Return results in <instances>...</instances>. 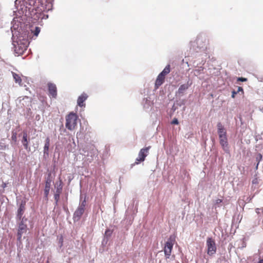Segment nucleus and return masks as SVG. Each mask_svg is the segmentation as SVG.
I'll return each mask as SVG.
<instances>
[{
	"mask_svg": "<svg viewBox=\"0 0 263 263\" xmlns=\"http://www.w3.org/2000/svg\"><path fill=\"white\" fill-rule=\"evenodd\" d=\"M217 128H218V134L219 136V138L220 140V143L222 146L223 150L226 152L228 151V139L227 136V132L226 129L222 124L219 122L217 124Z\"/></svg>",
	"mask_w": 263,
	"mask_h": 263,
	"instance_id": "f257e3e1",
	"label": "nucleus"
},
{
	"mask_svg": "<svg viewBox=\"0 0 263 263\" xmlns=\"http://www.w3.org/2000/svg\"><path fill=\"white\" fill-rule=\"evenodd\" d=\"M65 126L69 130H74L77 125L78 115L72 112L66 116Z\"/></svg>",
	"mask_w": 263,
	"mask_h": 263,
	"instance_id": "f03ea898",
	"label": "nucleus"
},
{
	"mask_svg": "<svg viewBox=\"0 0 263 263\" xmlns=\"http://www.w3.org/2000/svg\"><path fill=\"white\" fill-rule=\"evenodd\" d=\"M175 241L176 237L174 235H171L165 242L164 247V252L166 259H168L170 257Z\"/></svg>",
	"mask_w": 263,
	"mask_h": 263,
	"instance_id": "7ed1b4c3",
	"label": "nucleus"
},
{
	"mask_svg": "<svg viewBox=\"0 0 263 263\" xmlns=\"http://www.w3.org/2000/svg\"><path fill=\"white\" fill-rule=\"evenodd\" d=\"M171 71L170 65L165 66L162 71L158 76L155 84V89H158L164 82L165 76Z\"/></svg>",
	"mask_w": 263,
	"mask_h": 263,
	"instance_id": "20e7f679",
	"label": "nucleus"
},
{
	"mask_svg": "<svg viewBox=\"0 0 263 263\" xmlns=\"http://www.w3.org/2000/svg\"><path fill=\"white\" fill-rule=\"evenodd\" d=\"M207 254L212 256L216 252V247L215 240L211 237H208L206 240Z\"/></svg>",
	"mask_w": 263,
	"mask_h": 263,
	"instance_id": "39448f33",
	"label": "nucleus"
},
{
	"mask_svg": "<svg viewBox=\"0 0 263 263\" xmlns=\"http://www.w3.org/2000/svg\"><path fill=\"white\" fill-rule=\"evenodd\" d=\"M151 148V146H148L141 149L139 152L138 157L136 158L135 164H138L139 162L144 161L146 157L148 155L149 150Z\"/></svg>",
	"mask_w": 263,
	"mask_h": 263,
	"instance_id": "423d86ee",
	"label": "nucleus"
},
{
	"mask_svg": "<svg viewBox=\"0 0 263 263\" xmlns=\"http://www.w3.org/2000/svg\"><path fill=\"white\" fill-rule=\"evenodd\" d=\"M85 201H84L80 205V206L76 210L73 214V220L74 221H78L81 218L82 215L83 214L85 211Z\"/></svg>",
	"mask_w": 263,
	"mask_h": 263,
	"instance_id": "0eeeda50",
	"label": "nucleus"
},
{
	"mask_svg": "<svg viewBox=\"0 0 263 263\" xmlns=\"http://www.w3.org/2000/svg\"><path fill=\"white\" fill-rule=\"evenodd\" d=\"M27 228V225L24 224L23 221H22L19 224L17 231V236L18 241H21L22 235L26 232Z\"/></svg>",
	"mask_w": 263,
	"mask_h": 263,
	"instance_id": "6e6552de",
	"label": "nucleus"
},
{
	"mask_svg": "<svg viewBox=\"0 0 263 263\" xmlns=\"http://www.w3.org/2000/svg\"><path fill=\"white\" fill-rule=\"evenodd\" d=\"M52 179L51 177V174H49L48 177L46 178V182H45V186L44 189V194L45 197H47L50 189V186H51V183L52 182Z\"/></svg>",
	"mask_w": 263,
	"mask_h": 263,
	"instance_id": "1a4fd4ad",
	"label": "nucleus"
},
{
	"mask_svg": "<svg viewBox=\"0 0 263 263\" xmlns=\"http://www.w3.org/2000/svg\"><path fill=\"white\" fill-rule=\"evenodd\" d=\"M48 91L50 95L53 98H56L57 96V89L56 85L53 83H49L48 84Z\"/></svg>",
	"mask_w": 263,
	"mask_h": 263,
	"instance_id": "9d476101",
	"label": "nucleus"
},
{
	"mask_svg": "<svg viewBox=\"0 0 263 263\" xmlns=\"http://www.w3.org/2000/svg\"><path fill=\"white\" fill-rule=\"evenodd\" d=\"M88 96L85 93H83L81 96H80L77 100V104L80 107H84L85 106V103L84 102L87 99Z\"/></svg>",
	"mask_w": 263,
	"mask_h": 263,
	"instance_id": "9b49d317",
	"label": "nucleus"
},
{
	"mask_svg": "<svg viewBox=\"0 0 263 263\" xmlns=\"http://www.w3.org/2000/svg\"><path fill=\"white\" fill-rule=\"evenodd\" d=\"M192 85V83L188 81L186 84H183L180 85L177 93L179 95H182L184 91L187 90L189 87Z\"/></svg>",
	"mask_w": 263,
	"mask_h": 263,
	"instance_id": "f8f14e48",
	"label": "nucleus"
},
{
	"mask_svg": "<svg viewBox=\"0 0 263 263\" xmlns=\"http://www.w3.org/2000/svg\"><path fill=\"white\" fill-rule=\"evenodd\" d=\"M27 132L23 133V137L22 142L25 147V149H28V141L27 140Z\"/></svg>",
	"mask_w": 263,
	"mask_h": 263,
	"instance_id": "ddd939ff",
	"label": "nucleus"
},
{
	"mask_svg": "<svg viewBox=\"0 0 263 263\" xmlns=\"http://www.w3.org/2000/svg\"><path fill=\"white\" fill-rule=\"evenodd\" d=\"M25 206L22 204L20 206L17 211V217L18 219H21L24 212Z\"/></svg>",
	"mask_w": 263,
	"mask_h": 263,
	"instance_id": "4468645a",
	"label": "nucleus"
},
{
	"mask_svg": "<svg viewBox=\"0 0 263 263\" xmlns=\"http://www.w3.org/2000/svg\"><path fill=\"white\" fill-rule=\"evenodd\" d=\"M50 146V139L49 138H47L45 140V144L44 147V153L48 154L49 147Z\"/></svg>",
	"mask_w": 263,
	"mask_h": 263,
	"instance_id": "2eb2a0df",
	"label": "nucleus"
},
{
	"mask_svg": "<svg viewBox=\"0 0 263 263\" xmlns=\"http://www.w3.org/2000/svg\"><path fill=\"white\" fill-rule=\"evenodd\" d=\"M13 77L14 79L15 80V81L16 83H18L20 85L21 84L22 79L18 74H17L14 72H13Z\"/></svg>",
	"mask_w": 263,
	"mask_h": 263,
	"instance_id": "dca6fc26",
	"label": "nucleus"
},
{
	"mask_svg": "<svg viewBox=\"0 0 263 263\" xmlns=\"http://www.w3.org/2000/svg\"><path fill=\"white\" fill-rule=\"evenodd\" d=\"M58 243L59 247L61 248L63 245V237L62 235L58 237Z\"/></svg>",
	"mask_w": 263,
	"mask_h": 263,
	"instance_id": "f3484780",
	"label": "nucleus"
},
{
	"mask_svg": "<svg viewBox=\"0 0 263 263\" xmlns=\"http://www.w3.org/2000/svg\"><path fill=\"white\" fill-rule=\"evenodd\" d=\"M32 32H33L34 35L37 36L40 32V28L39 27H36L35 30L34 31H32Z\"/></svg>",
	"mask_w": 263,
	"mask_h": 263,
	"instance_id": "a211bd4d",
	"label": "nucleus"
},
{
	"mask_svg": "<svg viewBox=\"0 0 263 263\" xmlns=\"http://www.w3.org/2000/svg\"><path fill=\"white\" fill-rule=\"evenodd\" d=\"M112 233V231L109 229H107L105 231V234L107 237H110Z\"/></svg>",
	"mask_w": 263,
	"mask_h": 263,
	"instance_id": "6ab92c4d",
	"label": "nucleus"
},
{
	"mask_svg": "<svg viewBox=\"0 0 263 263\" xmlns=\"http://www.w3.org/2000/svg\"><path fill=\"white\" fill-rule=\"evenodd\" d=\"M252 184L255 185H257L259 183L258 179L256 176H255L254 179L252 180Z\"/></svg>",
	"mask_w": 263,
	"mask_h": 263,
	"instance_id": "aec40b11",
	"label": "nucleus"
},
{
	"mask_svg": "<svg viewBox=\"0 0 263 263\" xmlns=\"http://www.w3.org/2000/svg\"><path fill=\"white\" fill-rule=\"evenodd\" d=\"M60 194H59V193H55L54 195V198L55 200L56 204L58 203V202L60 199Z\"/></svg>",
	"mask_w": 263,
	"mask_h": 263,
	"instance_id": "412c9836",
	"label": "nucleus"
},
{
	"mask_svg": "<svg viewBox=\"0 0 263 263\" xmlns=\"http://www.w3.org/2000/svg\"><path fill=\"white\" fill-rule=\"evenodd\" d=\"M62 186H61V184L59 185V187L57 188V190L56 191V193H59V194H60L62 192Z\"/></svg>",
	"mask_w": 263,
	"mask_h": 263,
	"instance_id": "4be33fe9",
	"label": "nucleus"
},
{
	"mask_svg": "<svg viewBox=\"0 0 263 263\" xmlns=\"http://www.w3.org/2000/svg\"><path fill=\"white\" fill-rule=\"evenodd\" d=\"M237 81L240 82H246L247 81V79L242 77H239L237 79Z\"/></svg>",
	"mask_w": 263,
	"mask_h": 263,
	"instance_id": "5701e85b",
	"label": "nucleus"
},
{
	"mask_svg": "<svg viewBox=\"0 0 263 263\" xmlns=\"http://www.w3.org/2000/svg\"><path fill=\"white\" fill-rule=\"evenodd\" d=\"M171 123L172 124H179V122H178V119L177 118H174L172 120Z\"/></svg>",
	"mask_w": 263,
	"mask_h": 263,
	"instance_id": "b1692460",
	"label": "nucleus"
},
{
	"mask_svg": "<svg viewBox=\"0 0 263 263\" xmlns=\"http://www.w3.org/2000/svg\"><path fill=\"white\" fill-rule=\"evenodd\" d=\"M241 92L242 93H243V88L241 87H239L238 88V90H237V92Z\"/></svg>",
	"mask_w": 263,
	"mask_h": 263,
	"instance_id": "393cba45",
	"label": "nucleus"
},
{
	"mask_svg": "<svg viewBox=\"0 0 263 263\" xmlns=\"http://www.w3.org/2000/svg\"><path fill=\"white\" fill-rule=\"evenodd\" d=\"M237 93V92L235 91H232V97L233 98H234L235 97V95Z\"/></svg>",
	"mask_w": 263,
	"mask_h": 263,
	"instance_id": "a878e982",
	"label": "nucleus"
},
{
	"mask_svg": "<svg viewBox=\"0 0 263 263\" xmlns=\"http://www.w3.org/2000/svg\"><path fill=\"white\" fill-rule=\"evenodd\" d=\"M6 148V146L3 144H0V150L1 149H5Z\"/></svg>",
	"mask_w": 263,
	"mask_h": 263,
	"instance_id": "bb28decb",
	"label": "nucleus"
},
{
	"mask_svg": "<svg viewBox=\"0 0 263 263\" xmlns=\"http://www.w3.org/2000/svg\"><path fill=\"white\" fill-rule=\"evenodd\" d=\"M2 186L4 189L7 186V184L5 182H3Z\"/></svg>",
	"mask_w": 263,
	"mask_h": 263,
	"instance_id": "cd10ccee",
	"label": "nucleus"
},
{
	"mask_svg": "<svg viewBox=\"0 0 263 263\" xmlns=\"http://www.w3.org/2000/svg\"><path fill=\"white\" fill-rule=\"evenodd\" d=\"M221 202H222V200L221 199H218V200H217V203H220Z\"/></svg>",
	"mask_w": 263,
	"mask_h": 263,
	"instance_id": "c85d7f7f",
	"label": "nucleus"
},
{
	"mask_svg": "<svg viewBox=\"0 0 263 263\" xmlns=\"http://www.w3.org/2000/svg\"><path fill=\"white\" fill-rule=\"evenodd\" d=\"M258 263H263V258H262V259H260V260L259 261Z\"/></svg>",
	"mask_w": 263,
	"mask_h": 263,
	"instance_id": "c756f323",
	"label": "nucleus"
},
{
	"mask_svg": "<svg viewBox=\"0 0 263 263\" xmlns=\"http://www.w3.org/2000/svg\"><path fill=\"white\" fill-rule=\"evenodd\" d=\"M260 158L261 159L262 158L261 155H259Z\"/></svg>",
	"mask_w": 263,
	"mask_h": 263,
	"instance_id": "7c9ffc66",
	"label": "nucleus"
}]
</instances>
